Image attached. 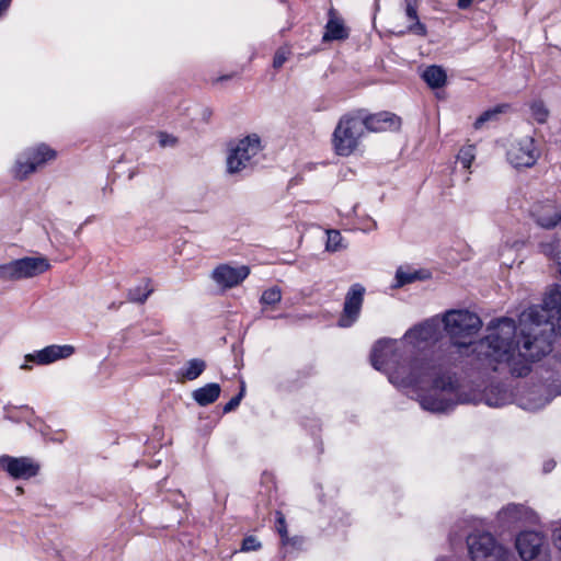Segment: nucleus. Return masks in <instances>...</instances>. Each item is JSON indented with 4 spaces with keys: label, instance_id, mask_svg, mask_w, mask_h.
<instances>
[{
    "label": "nucleus",
    "instance_id": "obj_1",
    "mask_svg": "<svg viewBox=\"0 0 561 561\" xmlns=\"http://www.w3.org/2000/svg\"><path fill=\"white\" fill-rule=\"evenodd\" d=\"M440 322L428 319L413 327L402 340L383 339L371 351L370 362L375 369L388 375L389 381L398 387L419 386L431 381V391L420 399L421 407L430 412H446L456 403L463 402L457 394V381L449 373L454 364L446 363L448 345L439 347L430 356L408 360L411 348H422L439 340Z\"/></svg>",
    "mask_w": 561,
    "mask_h": 561
},
{
    "label": "nucleus",
    "instance_id": "obj_2",
    "mask_svg": "<svg viewBox=\"0 0 561 561\" xmlns=\"http://www.w3.org/2000/svg\"><path fill=\"white\" fill-rule=\"evenodd\" d=\"M519 322V339L514 320L501 318L489 323L485 336L472 348L486 368L513 377L527 376L531 363L551 352L552 335L561 336V314L547 306L530 307Z\"/></svg>",
    "mask_w": 561,
    "mask_h": 561
},
{
    "label": "nucleus",
    "instance_id": "obj_3",
    "mask_svg": "<svg viewBox=\"0 0 561 561\" xmlns=\"http://www.w3.org/2000/svg\"><path fill=\"white\" fill-rule=\"evenodd\" d=\"M443 322L451 340L447 344L446 363L455 364L460 358L462 350L471 346V339L480 331L482 321L468 310H449L444 314Z\"/></svg>",
    "mask_w": 561,
    "mask_h": 561
},
{
    "label": "nucleus",
    "instance_id": "obj_4",
    "mask_svg": "<svg viewBox=\"0 0 561 561\" xmlns=\"http://www.w3.org/2000/svg\"><path fill=\"white\" fill-rule=\"evenodd\" d=\"M365 130L363 115H343L333 131L332 142L335 152L343 157L352 154L358 148Z\"/></svg>",
    "mask_w": 561,
    "mask_h": 561
},
{
    "label": "nucleus",
    "instance_id": "obj_5",
    "mask_svg": "<svg viewBox=\"0 0 561 561\" xmlns=\"http://www.w3.org/2000/svg\"><path fill=\"white\" fill-rule=\"evenodd\" d=\"M50 268L45 256H24L0 264L1 282H18L39 276Z\"/></svg>",
    "mask_w": 561,
    "mask_h": 561
},
{
    "label": "nucleus",
    "instance_id": "obj_6",
    "mask_svg": "<svg viewBox=\"0 0 561 561\" xmlns=\"http://www.w3.org/2000/svg\"><path fill=\"white\" fill-rule=\"evenodd\" d=\"M263 149L261 139L256 134L248 135L231 146L227 159L226 168L229 174H238L250 168L254 163V158Z\"/></svg>",
    "mask_w": 561,
    "mask_h": 561
},
{
    "label": "nucleus",
    "instance_id": "obj_7",
    "mask_svg": "<svg viewBox=\"0 0 561 561\" xmlns=\"http://www.w3.org/2000/svg\"><path fill=\"white\" fill-rule=\"evenodd\" d=\"M467 545L472 561H507L512 559L510 551L497 545L489 533L469 535Z\"/></svg>",
    "mask_w": 561,
    "mask_h": 561
},
{
    "label": "nucleus",
    "instance_id": "obj_8",
    "mask_svg": "<svg viewBox=\"0 0 561 561\" xmlns=\"http://www.w3.org/2000/svg\"><path fill=\"white\" fill-rule=\"evenodd\" d=\"M516 549L524 561H548L549 546L542 533L526 530L516 538Z\"/></svg>",
    "mask_w": 561,
    "mask_h": 561
},
{
    "label": "nucleus",
    "instance_id": "obj_9",
    "mask_svg": "<svg viewBox=\"0 0 561 561\" xmlns=\"http://www.w3.org/2000/svg\"><path fill=\"white\" fill-rule=\"evenodd\" d=\"M55 158V151L41 145L21 154L13 167V176L20 181L25 180L30 174L47 161Z\"/></svg>",
    "mask_w": 561,
    "mask_h": 561
},
{
    "label": "nucleus",
    "instance_id": "obj_10",
    "mask_svg": "<svg viewBox=\"0 0 561 561\" xmlns=\"http://www.w3.org/2000/svg\"><path fill=\"white\" fill-rule=\"evenodd\" d=\"M366 288L359 283L352 284L347 289L343 310L337 320L340 328H351L358 319L362 312Z\"/></svg>",
    "mask_w": 561,
    "mask_h": 561
},
{
    "label": "nucleus",
    "instance_id": "obj_11",
    "mask_svg": "<svg viewBox=\"0 0 561 561\" xmlns=\"http://www.w3.org/2000/svg\"><path fill=\"white\" fill-rule=\"evenodd\" d=\"M540 156L534 138L526 136L511 144L507 160L515 168H530Z\"/></svg>",
    "mask_w": 561,
    "mask_h": 561
},
{
    "label": "nucleus",
    "instance_id": "obj_12",
    "mask_svg": "<svg viewBox=\"0 0 561 561\" xmlns=\"http://www.w3.org/2000/svg\"><path fill=\"white\" fill-rule=\"evenodd\" d=\"M537 519L535 512L523 504H507L497 513V522L504 528L516 527L526 523L535 524Z\"/></svg>",
    "mask_w": 561,
    "mask_h": 561
},
{
    "label": "nucleus",
    "instance_id": "obj_13",
    "mask_svg": "<svg viewBox=\"0 0 561 561\" xmlns=\"http://www.w3.org/2000/svg\"><path fill=\"white\" fill-rule=\"evenodd\" d=\"M530 215L535 222L543 229H554L561 226V204L546 201L535 204Z\"/></svg>",
    "mask_w": 561,
    "mask_h": 561
},
{
    "label": "nucleus",
    "instance_id": "obj_14",
    "mask_svg": "<svg viewBox=\"0 0 561 561\" xmlns=\"http://www.w3.org/2000/svg\"><path fill=\"white\" fill-rule=\"evenodd\" d=\"M75 353V347L72 345H49L44 347L43 350L34 353L27 354L24 357L25 363L21 365V369H30L31 366L28 363H36L38 365H48L58 359H64L70 357Z\"/></svg>",
    "mask_w": 561,
    "mask_h": 561
},
{
    "label": "nucleus",
    "instance_id": "obj_15",
    "mask_svg": "<svg viewBox=\"0 0 561 561\" xmlns=\"http://www.w3.org/2000/svg\"><path fill=\"white\" fill-rule=\"evenodd\" d=\"M250 274L245 265L232 266L220 264L211 272V279L222 289H228L241 284Z\"/></svg>",
    "mask_w": 561,
    "mask_h": 561
},
{
    "label": "nucleus",
    "instance_id": "obj_16",
    "mask_svg": "<svg viewBox=\"0 0 561 561\" xmlns=\"http://www.w3.org/2000/svg\"><path fill=\"white\" fill-rule=\"evenodd\" d=\"M1 467L14 479H30L39 471V466L27 457H0Z\"/></svg>",
    "mask_w": 561,
    "mask_h": 561
},
{
    "label": "nucleus",
    "instance_id": "obj_17",
    "mask_svg": "<svg viewBox=\"0 0 561 561\" xmlns=\"http://www.w3.org/2000/svg\"><path fill=\"white\" fill-rule=\"evenodd\" d=\"M363 122L365 129L374 133L398 130L401 126L400 117L389 112L363 116Z\"/></svg>",
    "mask_w": 561,
    "mask_h": 561
},
{
    "label": "nucleus",
    "instance_id": "obj_18",
    "mask_svg": "<svg viewBox=\"0 0 561 561\" xmlns=\"http://www.w3.org/2000/svg\"><path fill=\"white\" fill-rule=\"evenodd\" d=\"M419 3V0H402V8L407 19L410 21L407 32L424 37L427 35V27L420 21L417 14Z\"/></svg>",
    "mask_w": 561,
    "mask_h": 561
},
{
    "label": "nucleus",
    "instance_id": "obj_19",
    "mask_svg": "<svg viewBox=\"0 0 561 561\" xmlns=\"http://www.w3.org/2000/svg\"><path fill=\"white\" fill-rule=\"evenodd\" d=\"M193 399L202 407L214 403L220 396V386L211 382L193 391Z\"/></svg>",
    "mask_w": 561,
    "mask_h": 561
},
{
    "label": "nucleus",
    "instance_id": "obj_20",
    "mask_svg": "<svg viewBox=\"0 0 561 561\" xmlns=\"http://www.w3.org/2000/svg\"><path fill=\"white\" fill-rule=\"evenodd\" d=\"M348 37V31L342 20L331 16L325 25L323 41H341Z\"/></svg>",
    "mask_w": 561,
    "mask_h": 561
},
{
    "label": "nucleus",
    "instance_id": "obj_21",
    "mask_svg": "<svg viewBox=\"0 0 561 561\" xmlns=\"http://www.w3.org/2000/svg\"><path fill=\"white\" fill-rule=\"evenodd\" d=\"M206 363L201 358L190 359L179 371V377L183 380H195L205 370Z\"/></svg>",
    "mask_w": 561,
    "mask_h": 561
},
{
    "label": "nucleus",
    "instance_id": "obj_22",
    "mask_svg": "<svg viewBox=\"0 0 561 561\" xmlns=\"http://www.w3.org/2000/svg\"><path fill=\"white\" fill-rule=\"evenodd\" d=\"M424 81L433 89H437L443 87L446 83V72L439 66H430L427 67L423 75Z\"/></svg>",
    "mask_w": 561,
    "mask_h": 561
},
{
    "label": "nucleus",
    "instance_id": "obj_23",
    "mask_svg": "<svg viewBox=\"0 0 561 561\" xmlns=\"http://www.w3.org/2000/svg\"><path fill=\"white\" fill-rule=\"evenodd\" d=\"M539 251L547 257L557 261L560 264L561 272V251H560V241L557 239H550L547 241H542L539 243Z\"/></svg>",
    "mask_w": 561,
    "mask_h": 561
},
{
    "label": "nucleus",
    "instance_id": "obj_24",
    "mask_svg": "<svg viewBox=\"0 0 561 561\" xmlns=\"http://www.w3.org/2000/svg\"><path fill=\"white\" fill-rule=\"evenodd\" d=\"M151 293L152 288L150 287L149 280H145L142 284L129 289L128 300L144 304Z\"/></svg>",
    "mask_w": 561,
    "mask_h": 561
},
{
    "label": "nucleus",
    "instance_id": "obj_25",
    "mask_svg": "<svg viewBox=\"0 0 561 561\" xmlns=\"http://www.w3.org/2000/svg\"><path fill=\"white\" fill-rule=\"evenodd\" d=\"M529 110L531 117L539 124H545L549 117V110L545 102L541 100H535L529 103Z\"/></svg>",
    "mask_w": 561,
    "mask_h": 561
},
{
    "label": "nucleus",
    "instance_id": "obj_26",
    "mask_svg": "<svg viewBox=\"0 0 561 561\" xmlns=\"http://www.w3.org/2000/svg\"><path fill=\"white\" fill-rule=\"evenodd\" d=\"M543 306L553 310L556 314H561V288L551 290L545 298Z\"/></svg>",
    "mask_w": 561,
    "mask_h": 561
},
{
    "label": "nucleus",
    "instance_id": "obj_27",
    "mask_svg": "<svg viewBox=\"0 0 561 561\" xmlns=\"http://www.w3.org/2000/svg\"><path fill=\"white\" fill-rule=\"evenodd\" d=\"M474 158H476V148L473 145H468V146L462 147L459 150V153L457 156L458 162H460L465 169H470Z\"/></svg>",
    "mask_w": 561,
    "mask_h": 561
},
{
    "label": "nucleus",
    "instance_id": "obj_28",
    "mask_svg": "<svg viewBox=\"0 0 561 561\" xmlns=\"http://www.w3.org/2000/svg\"><path fill=\"white\" fill-rule=\"evenodd\" d=\"M504 106L500 105L483 112L474 122V128L480 129L486 122L494 121L503 112Z\"/></svg>",
    "mask_w": 561,
    "mask_h": 561
},
{
    "label": "nucleus",
    "instance_id": "obj_29",
    "mask_svg": "<svg viewBox=\"0 0 561 561\" xmlns=\"http://www.w3.org/2000/svg\"><path fill=\"white\" fill-rule=\"evenodd\" d=\"M327 234H328V239H327L325 248L328 251L335 252V251H339L342 248H344V245L342 244L343 238H342L340 231L328 230Z\"/></svg>",
    "mask_w": 561,
    "mask_h": 561
},
{
    "label": "nucleus",
    "instance_id": "obj_30",
    "mask_svg": "<svg viewBox=\"0 0 561 561\" xmlns=\"http://www.w3.org/2000/svg\"><path fill=\"white\" fill-rule=\"evenodd\" d=\"M282 299V290L279 287L274 286L263 291L261 296V304L263 305H275Z\"/></svg>",
    "mask_w": 561,
    "mask_h": 561
},
{
    "label": "nucleus",
    "instance_id": "obj_31",
    "mask_svg": "<svg viewBox=\"0 0 561 561\" xmlns=\"http://www.w3.org/2000/svg\"><path fill=\"white\" fill-rule=\"evenodd\" d=\"M290 55L291 49L289 46L285 45L279 47L274 55L273 67L279 69L288 60Z\"/></svg>",
    "mask_w": 561,
    "mask_h": 561
},
{
    "label": "nucleus",
    "instance_id": "obj_32",
    "mask_svg": "<svg viewBox=\"0 0 561 561\" xmlns=\"http://www.w3.org/2000/svg\"><path fill=\"white\" fill-rule=\"evenodd\" d=\"M417 278L416 273L405 272L402 268H398L396 272V284L393 287H402L407 284L414 282Z\"/></svg>",
    "mask_w": 561,
    "mask_h": 561
},
{
    "label": "nucleus",
    "instance_id": "obj_33",
    "mask_svg": "<svg viewBox=\"0 0 561 561\" xmlns=\"http://www.w3.org/2000/svg\"><path fill=\"white\" fill-rule=\"evenodd\" d=\"M492 389L486 392L485 394V401L490 407H501L507 403L508 401V394L506 391H501L499 398H492Z\"/></svg>",
    "mask_w": 561,
    "mask_h": 561
},
{
    "label": "nucleus",
    "instance_id": "obj_34",
    "mask_svg": "<svg viewBox=\"0 0 561 561\" xmlns=\"http://www.w3.org/2000/svg\"><path fill=\"white\" fill-rule=\"evenodd\" d=\"M261 548L260 541L254 536H248L243 539L241 551L249 552V551H255Z\"/></svg>",
    "mask_w": 561,
    "mask_h": 561
},
{
    "label": "nucleus",
    "instance_id": "obj_35",
    "mask_svg": "<svg viewBox=\"0 0 561 561\" xmlns=\"http://www.w3.org/2000/svg\"><path fill=\"white\" fill-rule=\"evenodd\" d=\"M276 515H277L276 528H277L279 536L282 537L283 543L285 545L288 541V533H287L285 517L280 512H277Z\"/></svg>",
    "mask_w": 561,
    "mask_h": 561
},
{
    "label": "nucleus",
    "instance_id": "obj_36",
    "mask_svg": "<svg viewBox=\"0 0 561 561\" xmlns=\"http://www.w3.org/2000/svg\"><path fill=\"white\" fill-rule=\"evenodd\" d=\"M244 396V386L241 387V390L240 392L231 398L224 407V412L225 413H228V412H231L233 411L241 402L242 398Z\"/></svg>",
    "mask_w": 561,
    "mask_h": 561
},
{
    "label": "nucleus",
    "instance_id": "obj_37",
    "mask_svg": "<svg viewBox=\"0 0 561 561\" xmlns=\"http://www.w3.org/2000/svg\"><path fill=\"white\" fill-rule=\"evenodd\" d=\"M551 537L554 548L561 553V519L553 527Z\"/></svg>",
    "mask_w": 561,
    "mask_h": 561
},
{
    "label": "nucleus",
    "instance_id": "obj_38",
    "mask_svg": "<svg viewBox=\"0 0 561 561\" xmlns=\"http://www.w3.org/2000/svg\"><path fill=\"white\" fill-rule=\"evenodd\" d=\"M158 137L161 147L174 146L176 142V139L174 137L167 135L164 133H160Z\"/></svg>",
    "mask_w": 561,
    "mask_h": 561
},
{
    "label": "nucleus",
    "instance_id": "obj_39",
    "mask_svg": "<svg viewBox=\"0 0 561 561\" xmlns=\"http://www.w3.org/2000/svg\"><path fill=\"white\" fill-rule=\"evenodd\" d=\"M549 402V399H534V402L523 403L525 409L537 410L543 408Z\"/></svg>",
    "mask_w": 561,
    "mask_h": 561
},
{
    "label": "nucleus",
    "instance_id": "obj_40",
    "mask_svg": "<svg viewBox=\"0 0 561 561\" xmlns=\"http://www.w3.org/2000/svg\"><path fill=\"white\" fill-rule=\"evenodd\" d=\"M11 1L12 0H0V15L9 9Z\"/></svg>",
    "mask_w": 561,
    "mask_h": 561
},
{
    "label": "nucleus",
    "instance_id": "obj_41",
    "mask_svg": "<svg viewBox=\"0 0 561 561\" xmlns=\"http://www.w3.org/2000/svg\"><path fill=\"white\" fill-rule=\"evenodd\" d=\"M472 0H458L457 5L460 9H467L471 5Z\"/></svg>",
    "mask_w": 561,
    "mask_h": 561
},
{
    "label": "nucleus",
    "instance_id": "obj_42",
    "mask_svg": "<svg viewBox=\"0 0 561 561\" xmlns=\"http://www.w3.org/2000/svg\"><path fill=\"white\" fill-rule=\"evenodd\" d=\"M556 463L553 460H549L543 465V471L550 472L554 468Z\"/></svg>",
    "mask_w": 561,
    "mask_h": 561
},
{
    "label": "nucleus",
    "instance_id": "obj_43",
    "mask_svg": "<svg viewBox=\"0 0 561 561\" xmlns=\"http://www.w3.org/2000/svg\"><path fill=\"white\" fill-rule=\"evenodd\" d=\"M15 490H16V492H18L19 494H22V493H23V489H22L21 486H18Z\"/></svg>",
    "mask_w": 561,
    "mask_h": 561
}]
</instances>
